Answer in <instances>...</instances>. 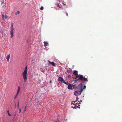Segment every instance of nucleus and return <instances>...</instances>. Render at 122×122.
I'll return each mask as SVG.
<instances>
[{"mask_svg": "<svg viewBox=\"0 0 122 122\" xmlns=\"http://www.w3.org/2000/svg\"><path fill=\"white\" fill-rule=\"evenodd\" d=\"M44 46H46L48 44V43L45 41L44 42Z\"/></svg>", "mask_w": 122, "mask_h": 122, "instance_id": "14", "label": "nucleus"}, {"mask_svg": "<svg viewBox=\"0 0 122 122\" xmlns=\"http://www.w3.org/2000/svg\"><path fill=\"white\" fill-rule=\"evenodd\" d=\"M80 106L79 105H78V106L77 105H75L74 107H73V108L76 109L77 108H78V106Z\"/></svg>", "mask_w": 122, "mask_h": 122, "instance_id": "11", "label": "nucleus"}, {"mask_svg": "<svg viewBox=\"0 0 122 122\" xmlns=\"http://www.w3.org/2000/svg\"><path fill=\"white\" fill-rule=\"evenodd\" d=\"M15 108L16 107V106L15 105Z\"/></svg>", "mask_w": 122, "mask_h": 122, "instance_id": "31", "label": "nucleus"}, {"mask_svg": "<svg viewBox=\"0 0 122 122\" xmlns=\"http://www.w3.org/2000/svg\"><path fill=\"white\" fill-rule=\"evenodd\" d=\"M4 0H2V1L1 2V5H2L4 3Z\"/></svg>", "mask_w": 122, "mask_h": 122, "instance_id": "23", "label": "nucleus"}, {"mask_svg": "<svg viewBox=\"0 0 122 122\" xmlns=\"http://www.w3.org/2000/svg\"><path fill=\"white\" fill-rule=\"evenodd\" d=\"M25 109H26V107H25V110L23 111V112H24L25 111H26Z\"/></svg>", "mask_w": 122, "mask_h": 122, "instance_id": "28", "label": "nucleus"}, {"mask_svg": "<svg viewBox=\"0 0 122 122\" xmlns=\"http://www.w3.org/2000/svg\"><path fill=\"white\" fill-rule=\"evenodd\" d=\"M15 115V116H16V115H15H15Z\"/></svg>", "mask_w": 122, "mask_h": 122, "instance_id": "32", "label": "nucleus"}, {"mask_svg": "<svg viewBox=\"0 0 122 122\" xmlns=\"http://www.w3.org/2000/svg\"><path fill=\"white\" fill-rule=\"evenodd\" d=\"M76 101H77L78 100V97L77 96L76 97Z\"/></svg>", "mask_w": 122, "mask_h": 122, "instance_id": "25", "label": "nucleus"}, {"mask_svg": "<svg viewBox=\"0 0 122 122\" xmlns=\"http://www.w3.org/2000/svg\"><path fill=\"white\" fill-rule=\"evenodd\" d=\"M48 61L50 64L51 65H52L53 66H54L55 65V63L53 62H51L49 61Z\"/></svg>", "mask_w": 122, "mask_h": 122, "instance_id": "8", "label": "nucleus"}, {"mask_svg": "<svg viewBox=\"0 0 122 122\" xmlns=\"http://www.w3.org/2000/svg\"><path fill=\"white\" fill-rule=\"evenodd\" d=\"M17 13L18 14H19L20 13V12L18 11H17Z\"/></svg>", "mask_w": 122, "mask_h": 122, "instance_id": "27", "label": "nucleus"}, {"mask_svg": "<svg viewBox=\"0 0 122 122\" xmlns=\"http://www.w3.org/2000/svg\"><path fill=\"white\" fill-rule=\"evenodd\" d=\"M80 106H78V108L79 109H80Z\"/></svg>", "mask_w": 122, "mask_h": 122, "instance_id": "29", "label": "nucleus"}, {"mask_svg": "<svg viewBox=\"0 0 122 122\" xmlns=\"http://www.w3.org/2000/svg\"><path fill=\"white\" fill-rule=\"evenodd\" d=\"M43 6H41V8L40 9L41 10H42L43 9Z\"/></svg>", "mask_w": 122, "mask_h": 122, "instance_id": "21", "label": "nucleus"}, {"mask_svg": "<svg viewBox=\"0 0 122 122\" xmlns=\"http://www.w3.org/2000/svg\"><path fill=\"white\" fill-rule=\"evenodd\" d=\"M86 86H84L83 88L81 87L79 89V90L77 91H75L74 92V94L77 96L78 95H80L83 91V89L86 88Z\"/></svg>", "mask_w": 122, "mask_h": 122, "instance_id": "1", "label": "nucleus"}, {"mask_svg": "<svg viewBox=\"0 0 122 122\" xmlns=\"http://www.w3.org/2000/svg\"><path fill=\"white\" fill-rule=\"evenodd\" d=\"M2 18L4 20L5 19H6L8 18V17L6 15H2Z\"/></svg>", "mask_w": 122, "mask_h": 122, "instance_id": "6", "label": "nucleus"}, {"mask_svg": "<svg viewBox=\"0 0 122 122\" xmlns=\"http://www.w3.org/2000/svg\"><path fill=\"white\" fill-rule=\"evenodd\" d=\"M63 83H64V84H66L67 85H69V83H68L67 82H66L65 81H64L63 82Z\"/></svg>", "mask_w": 122, "mask_h": 122, "instance_id": "15", "label": "nucleus"}, {"mask_svg": "<svg viewBox=\"0 0 122 122\" xmlns=\"http://www.w3.org/2000/svg\"><path fill=\"white\" fill-rule=\"evenodd\" d=\"M80 102H79V104H80Z\"/></svg>", "mask_w": 122, "mask_h": 122, "instance_id": "33", "label": "nucleus"}, {"mask_svg": "<svg viewBox=\"0 0 122 122\" xmlns=\"http://www.w3.org/2000/svg\"><path fill=\"white\" fill-rule=\"evenodd\" d=\"M15 15H17V14H15Z\"/></svg>", "mask_w": 122, "mask_h": 122, "instance_id": "34", "label": "nucleus"}, {"mask_svg": "<svg viewBox=\"0 0 122 122\" xmlns=\"http://www.w3.org/2000/svg\"><path fill=\"white\" fill-rule=\"evenodd\" d=\"M17 106H18V108H19V102H18Z\"/></svg>", "mask_w": 122, "mask_h": 122, "instance_id": "22", "label": "nucleus"}, {"mask_svg": "<svg viewBox=\"0 0 122 122\" xmlns=\"http://www.w3.org/2000/svg\"><path fill=\"white\" fill-rule=\"evenodd\" d=\"M59 8L58 9V10H60L61 9H62V10L63 9V8L62 7H59Z\"/></svg>", "mask_w": 122, "mask_h": 122, "instance_id": "16", "label": "nucleus"}, {"mask_svg": "<svg viewBox=\"0 0 122 122\" xmlns=\"http://www.w3.org/2000/svg\"><path fill=\"white\" fill-rule=\"evenodd\" d=\"M13 23H12L11 24L10 29H14L13 26Z\"/></svg>", "mask_w": 122, "mask_h": 122, "instance_id": "9", "label": "nucleus"}, {"mask_svg": "<svg viewBox=\"0 0 122 122\" xmlns=\"http://www.w3.org/2000/svg\"><path fill=\"white\" fill-rule=\"evenodd\" d=\"M18 94H16V95H15V97H14V98L15 99V98H16L17 97V96H18Z\"/></svg>", "mask_w": 122, "mask_h": 122, "instance_id": "20", "label": "nucleus"}, {"mask_svg": "<svg viewBox=\"0 0 122 122\" xmlns=\"http://www.w3.org/2000/svg\"><path fill=\"white\" fill-rule=\"evenodd\" d=\"M56 5L58 7H59V3H57L56 4Z\"/></svg>", "mask_w": 122, "mask_h": 122, "instance_id": "19", "label": "nucleus"}, {"mask_svg": "<svg viewBox=\"0 0 122 122\" xmlns=\"http://www.w3.org/2000/svg\"><path fill=\"white\" fill-rule=\"evenodd\" d=\"M73 102H74V104L73 103V104L74 105V104H77V102L76 101H73ZM73 104L72 103H71V104Z\"/></svg>", "mask_w": 122, "mask_h": 122, "instance_id": "17", "label": "nucleus"}, {"mask_svg": "<svg viewBox=\"0 0 122 122\" xmlns=\"http://www.w3.org/2000/svg\"><path fill=\"white\" fill-rule=\"evenodd\" d=\"M19 110H20V113L21 112V110L20 109H19Z\"/></svg>", "mask_w": 122, "mask_h": 122, "instance_id": "26", "label": "nucleus"}, {"mask_svg": "<svg viewBox=\"0 0 122 122\" xmlns=\"http://www.w3.org/2000/svg\"><path fill=\"white\" fill-rule=\"evenodd\" d=\"M14 29H11L10 31V34L11 36V37L12 38L14 36L13 31Z\"/></svg>", "mask_w": 122, "mask_h": 122, "instance_id": "5", "label": "nucleus"}, {"mask_svg": "<svg viewBox=\"0 0 122 122\" xmlns=\"http://www.w3.org/2000/svg\"><path fill=\"white\" fill-rule=\"evenodd\" d=\"M58 81H59L61 82L62 83H63L65 80H64L62 77L59 76L58 79Z\"/></svg>", "mask_w": 122, "mask_h": 122, "instance_id": "4", "label": "nucleus"}, {"mask_svg": "<svg viewBox=\"0 0 122 122\" xmlns=\"http://www.w3.org/2000/svg\"><path fill=\"white\" fill-rule=\"evenodd\" d=\"M20 87L18 86V89L17 90V93H16L17 94H18L20 92Z\"/></svg>", "mask_w": 122, "mask_h": 122, "instance_id": "13", "label": "nucleus"}, {"mask_svg": "<svg viewBox=\"0 0 122 122\" xmlns=\"http://www.w3.org/2000/svg\"><path fill=\"white\" fill-rule=\"evenodd\" d=\"M77 72V71H75L73 72V74L75 75L76 76H77V75H78L76 73Z\"/></svg>", "mask_w": 122, "mask_h": 122, "instance_id": "12", "label": "nucleus"}, {"mask_svg": "<svg viewBox=\"0 0 122 122\" xmlns=\"http://www.w3.org/2000/svg\"><path fill=\"white\" fill-rule=\"evenodd\" d=\"M76 78L78 79V80L81 81H88L87 79L85 78L84 77H83V75L79 74L77 76H76Z\"/></svg>", "mask_w": 122, "mask_h": 122, "instance_id": "3", "label": "nucleus"}, {"mask_svg": "<svg viewBox=\"0 0 122 122\" xmlns=\"http://www.w3.org/2000/svg\"><path fill=\"white\" fill-rule=\"evenodd\" d=\"M27 66H25V69L24 70L22 74L23 78L24 79V82H25L27 80Z\"/></svg>", "mask_w": 122, "mask_h": 122, "instance_id": "2", "label": "nucleus"}, {"mask_svg": "<svg viewBox=\"0 0 122 122\" xmlns=\"http://www.w3.org/2000/svg\"><path fill=\"white\" fill-rule=\"evenodd\" d=\"M54 122H57V121H56V122L55 121Z\"/></svg>", "mask_w": 122, "mask_h": 122, "instance_id": "30", "label": "nucleus"}, {"mask_svg": "<svg viewBox=\"0 0 122 122\" xmlns=\"http://www.w3.org/2000/svg\"><path fill=\"white\" fill-rule=\"evenodd\" d=\"M10 54L8 55H7L6 57V59L7 60V61L9 62V60L10 58Z\"/></svg>", "mask_w": 122, "mask_h": 122, "instance_id": "7", "label": "nucleus"}, {"mask_svg": "<svg viewBox=\"0 0 122 122\" xmlns=\"http://www.w3.org/2000/svg\"><path fill=\"white\" fill-rule=\"evenodd\" d=\"M66 14L67 16H68V13L66 12Z\"/></svg>", "mask_w": 122, "mask_h": 122, "instance_id": "24", "label": "nucleus"}, {"mask_svg": "<svg viewBox=\"0 0 122 122\" xmlns=\"http://www.w3.org/2000/svg\"><path fill=\"white\" fill-rule=\"evenodd\" d=\"M7 113H8V115L9 116H11V115H10V113H9V110H8V111H7Z\"/></svg>", "mask_w": 122, "mask_h": 122, "instance_id": "18", "label": "nucleus"}, {"mask_svg": "<svg viewBox=\"0 0 122 122\" xmlns=\"http://www.w3.org/2000/svg\"><path fill=\"white\" fill-rule=\"evenodd\" d=\"M72 86L71 85H69L67 87L68 89H71L72 88Z\"/></svg>", "mask_w": 122, "mask_h": 122, "instance_id": "10", "label": "nucleus"}]
</instances>
